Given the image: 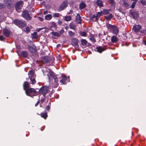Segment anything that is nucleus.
I'll return each mask as SVG.
<instances>
[{
  "label": "nucleus",
  "instance_id": "obj_6",
  "mask_svg": "<svg viewBox=\"0 0 146 146\" xmlns=\"http://www.w3.org/2000/svg\"><path fill=\"white\" fill-rule=\"evenodd\" d=\"M23 4V2L22 1H20L17 3L15 5L16 10L17 11H18L19 9L21 8Z\"/></svg>",
  "mask_w": 146,
  "mask_h": 146
},
{
  "label": "nucleus",
  "instance_id": "obj_37",
  "mask_svg": "<svg viewBox=\"0 0 146 146\" xmlns=\"http://www.w3.org/2000/svg\"><path fill=\"white\" fill-rule=\"evenodd\" d=\"M38 37L37 33L36 32H34L32 34V38H36Z\"/></svg>",
  "mask_w": 146,
  "mask_h": 146
},
{
  "label": "nucleus",
  "instance_id": "obj_33",
  "mask_svg": "<svg viewBox=\"0 0 146 146\" xmlns=\"http://www.w3.org/2000/svg\"><path fill=\"white\" fill-rule=\"evenodd\" d=\"M112 17V16L111 14H110L108 15L105 16V18L107 20H110Z\"/></svg>",
  "mask_w": 146,
  "mask_h": 146
},
{
  "label": "nucleus",
  "instance_id": "obj_38",
  "mask_svg": "<svg viewBox=\"0 0 146 146\" xmlns=\"http://www.w3.org/2000/svg\"><path fill=\"white\" fill-rule=\"evenodd\" d=\"M108 1L110 2L112 6H114L115 2L114 0H108Z\"/></svg>",
  "mask_w": 146,
  "mask_h": 146
},
{
  "label": "nucleus",
  "instance_id": "obj_18",
  "mask_svg": "<svg viewBox=\"0 0 146 146\" xmlns=\"http://www.w3.org/2000/svg\"><path fill=\"white\" fill-rule=\"evenodd\" d=\"M131 15L133 18L134 19H137L138 17V13L135 11L131 12Z\"/></svg>",
  "mask_w": 146,
  "mask_h": 146
},
{
  "label": "nucleus",
  "instance_id": "obj_15",
  "mask_svg": "<svg viewBox=\"0 0 146 146\" xmlns=\"http://www.w3.org/2000/svg\"><path fill=\"white\" fill-rule=\"evenodd\" d=\"M3 1L6 4L8 8H11V0H4Z\"/></svg>",
  "mask_w": 146,
  "mask_h": 146
},
{
  "label": "nucleus",
  "instance_id": "obj_16",
  "mask_svg": "<svg viewBox=\"0 0 146 146\" xmlns=\"http://www.w3.org/2000/svg\"><path fill=\"white\" fill-rule=\"evenodd\" d=\"M111 40L112 42L116 43L119 40V39L116 36L113 35L111 38Z\"/></svg>",
  "mask_w": 146,
  "mask_h": 146
},
{
  "label": "nucleus",
  "instance_id": "obj_30",
  "mask_svg": "<svg viewBox=\"0 0 146 146\" xmlns=\"http://www.w3.org/2000/svg\"><path fill=\"white\" fill-rule=\"evenodd\" d=\"M123 5L125 7H127L129 6L127 0H123Z\"/></svg>",
  "mask_w": 146,
  "mask_h": 146
},
{
  "label": "nucleus",
  "instance_id": "obj_40",
  "mask_svg": "<svg viewBox=\"0 0 146 146\" xmlns=\"http://www.w3.org/2000/svg\"><path fill=\"white\" fill-rule=\"evenodd\" d=\"M140 1L143 5H146V2L145 0H140Z\"/></svg>",
  "mask_w": 146,
  "mask_h": 146
},
{
  "label": "nucleus",
  "instance_id": "obj_7",
  "mask_svg": "<svg viewBox=\"0 0 146 146\" xmlns=\"http://www.w3.org/2000/svg\"><path fill=\"white\" fill-rule=\"evenodd\" d=\"M67 6V2L66 1H64L60 5L59 10L61 11L64 10Z\"/></svg>",
  "mask_w": 146,
  "mask_h": 146
},
{
  "label": "nucleus",
  "instance_id": "obj_11",
  "mask_svg": "<svg viewBox=\"0 0 146 146\" xmlns=\"http://www.w3.org/2000/svg\"><path fill=\"white\" fill-rule=\"evenodd\" d=\"M42 61L43 63L46 64L50 61V58L47 56H44L42 58Z\"/></svg>",
  "mask_w": 146,
  "mask_h": 146
},
{
  "label": "nucleus",
  "instance_id": "obj_9",
  "mask_svg": "<svg viewBox=\"0 0 146 146\" xmlns=\"http://www.w3.org/2000/svg\"><path fill=\"white\" fill-rule=\"evenodd\" d=\"M50 75L54 78L55 82L57 86H58V80L56 78V76L55 75L53 72L52 71H50Z\"/></svg>",
  "mask_w": 146,
  "mask_h": 146
},
{
  "label": "nucleus",
  "instance_id": "obj_25",
  "mask_svg": "<svg viewBox=\"0 0 146 146\" xmlns=\"http://www.w3.org/2000/svg\"><path fill=\"white\" fill-rule=\"evenodd\" d=\"M31 80L30 83L33 84H34L36 82L35 78H29Z\"/></svg>",
  "mask_w": 146,
  "mask_h": 146
},
{
  "label": "nucleus",
  "instance_id": "obj_14",
  "mask_svg": "<svg viewBox=\"0 0 146 146\" xmlns=\"http://www.w3.org/2000/svg\"><path fill=\"white\" fill-rule=\"evenodd\" d=\"M3 34L5 36L8 37L10 36V31L7 29H5L3 30Z\"/></svg>",
  "mask_w": 146,
  "mask_h": 146
},
{
  "label": "nucleus",
  "instance_id": "obj_44",
  "mask_svg": "<svg viewBox=\"0 0 146 146\" xmlns=\"http://www.w3.org/2000/svg\"><path fill=\"white\" fill-rule=\"evenodd\" d=\"M136 3L137 2L136 1H133V2L132 3L130 7L132 9L133 8L135 7V5Z\"/></svg>",
  "mask_w": 146,
  "mask_h": 146
},
{
  "label": "nucleus",
  "instance_id": "obj_28",
  "mask_svg": "<svg viewBox=\"0 0 146 146\" xmlns=\"http://www.w3.org/2000/svg\"><path fill=\"white\" fill-rule=\"evenodd\" d=\"M28 48L30 51L31 53L35 51V49L30 45L28 46Z\"/></svg>",
  "mask_w": 146,
  "mask_h": 146
},
{
  "label": "nucleus",
  "instance_id": "obj_20",
  "mask_svg": "<svg viewBox=\"0 0 146 146\" xmlns=\"http://www.w3.org/2000/svg\"><path fill=\"white\" fill-rule=\"evenodd\" d=\"M67 80V77L66 76L61 77V79L60 80V82L62 84H65V83Z\"/></svg>",
  "mask_w": 146,
  "mask_h": 146
},
{
  "label": "nucleus",
  "instance_id": "obj_19",
  "mask_svg": "<svg viewBox=\"0 0 146 146\" xmlns=\"http://www.w3.org/2000/svg\"><path fill=\"white\" fill-rule=\"evenodd\" d=\"M96 49L97 51L100 53L102 52L105 50V49L104 47L101 46H99L96 47Z\"/></svg>",
  "mask_w": 146,
  "mask_h": 146
},
{
  "label": "nucleus",
  "instance_id": "obj_60",
  "mask_svg": "<svg viewBox=\"0 0 146 146\" xmlns=\"http://www.w3.org/2000/svg\"><path fill=\"white\" fill-rule=\"evenodd\" d=\"M65 28L66 29H67V28L66 27H65Z\"/></svg>",
  "mask_w": 146,
  "mask_h": 146
},
{
  "label": "nucleus",
  "instance_id": "obj_36",
  "mask_svg": "<svg viewBox=\"0 0 146 146\" xmlns=\"http://www.w3.org/2000/svg\"><path fill=\"white\" fill-rule=\"evenodd\" d=\"M52 35L54 36H56L58 37L60 36V35L57 32H52Z\"/></svg>",
  "mask_w": 146,
  "mask_h": 146
},
{
  "label": "nucleus",
  "instance_id": "obj_42",
  "mask_svg": "<svg viewBox=\"0 0 146 146\" xmlns=\"http://www.w3.org/2000/svg\"><path fill=\"white\" fill-rule=\"evenodd\" d=\"M60 14L59 13H54L53 15V17L54 18L58 17L59 16Z\"/></svg>",
  "mask_w": 146,
  "mask_h": 146
},
{
  "label": "nucleus",
  "instance_id": "obj_12",
  "mask_svg": "<svg viewBox=\"0 0 146 146\" xmlns=\"http://www.w3.org/2000/svg\"><path fill=\"white\" fill-rule=\"evenodd\" d=\"M28 75L29 78H36V75L35 74V72L33 70H31L28 72Z\"/></svg>",
  "mask_w": 146,
  "mask_h": 146
},
{
  "label": "nucleus",
  "instance_id": "obj_32",
  "mask_svg": "<svg viewBox=\"0 0 146 146\" xmlns=\"http://www.w3.org/2000/svg\"><path fill=\"white\" fill-rule=\"evenodd\" d=\"M86 5L84 2H82L80 3L79 5L80 8L81 9H83L86 7Z\"/></svg>",
  "mask_w": 146,
  "mask_h": 146
},
{
  "label": "nucleus",
  "instance_id": "obj_13",
  "mask_svg": "<svg viewBox=\"0 0 146 146\" xmlns=\"http://www.w3.org/2000/svg\"><path fill=\"white\" fill-rule=\"evenodd\" d=\"M30 86L29 83L27 82H25L23 84V87L24 90L26 91L27 89L29 88Z\"/></svg>",
  "mask_w": 146,
  "mask_h": 146
},
{
  "label": "nucleus",
  "instance_id": "obj_35",
  "mask_svg": "<svg viewBox=\"0 0 146 146\" xmlns=\"http://www.w3.org/2000/svg\"><path fill=\"white\" fill-rule=\"evenodd\" d=\"M79 34L81 36H86L87 35V33L85 32L81 31L80 32Z\"/></svg>",
  "mask_w": 146,
  "mask_h": 146
},
{
  "label": "nucleus",
  "instance_id": "obj_41",
  "mask_svg": "<svg viewBox=\"0 0 146 146\" xmlns=\"http://www.w3.org/2000/svg\"><path fill=\"white\" fill-rule=\"evenodd\" d=\"M96 15H97V17H99L101 16L102 15H103L102 11H101L100 12H98Z\"/></svg>",
  "mask_w": 146,
  "mask_h": 146
},
{
  "label": "nucleus",
  "instance_id": "obj_5",
  "mask_svg": "<svg viewBox=\"0 0 146 146\" xmlns=\"http://www.w3.org/2000/svg\"><path fill=\"white\" fill-rule=\"evenodd\" d=\"M48 90V87L43 86L40 89L38 93L44 96H45Z\"/></svg>",
  "mask_w": 146,
  "mask_h": 146
},
{
  "label": "nucleus",
  "instance_id": "obj_46",
  "mask_svg": "<svg viewBox=\"0 0 146 146\" xmlns=\"http://www.w3.org/2000/svg\"><path fill=\"white\" fill-rule=\"evenodd\" d=\"M5 7V5L3 3H0V9H1Z\"/></svg>",
  "mask_w": 146,
  "mask_h": 146
},
{
  "label": "nucleus",
  "instance_id": "obj_34",
  "mask_svg": "<svg viewBox=\"0 0 146 146\" xmlns=\"http://www.w3.org/2000/svg\"><path fill=\"white\" fill-rule=\"evenodd\" d=\"M92 19L93 21H97L98 20V17L97 16V15H94L92 17Z\"/></svg>",
  "mask_w": 146,
  "mask_h": 146
},
{
  "label": "nucleus",
  "instance_id": "obj_49",
  "mask_svg": "<svg viewBox=\"0 0 146 146\" xmlns=\"http://www.w3.org/2000/svg\"><path fill=\"white\" fill-rule=\"evenodd\" d=\"M50 105H48L46 107V110H48L50 109Z\"/></svg>",
  "mask_w": 146,
  "mask_h": 146
},
{
  "label": "nucleus",
  "instance_id": "obj_1",
  "mask_svg": "<svg viewBox=\"0 0 146 146\" xmlns=\"http://www.w3.org/2000/svg\"><path fill=\"white\" fill-rule=\"evenodd\" d=\"M25 93L27 96L31 97L36 96L37 94V92L35 89L32 88L27 89V90H26Z\"/></svg>",
  "mask_w": 146,
  "mask_h": 146
},
{
  "label": "nucleus",
  "instance_id": "obj_50",
  "mask_svg": "<svg viewBox=\"0 0 146 146\" xmlns=\"http://www.w3.org/2000/svg\"><path fill=\"white\" fill-rule=\"evenodd\" d=\"M64 32V31L63 29H62L60 31H59V32L60 33V34H62Z\"/></svg>",
  "mask_w": 146,
  "mask_h": 146
},
{
  "label": "nucleus",
  "instance_id": "obj_59",
  "mask_svg": "<svg viewBox=\"0 0 146 146\" xmlns=\"http://www.w3.org/2000/svg\"><path fill=\"white\" fill-rule=\"evenodd\" d=\"M72 13V11L71 10L70 11V12L69 13V14H71Z\"/></svg>",
  "mask_w": 146,
  "mask_h": 146
},
{
  "label": "nucleus",
  "instance_id": "obj_2",
  "mask_svg": "<svg viewBox=\"0 0 146 146\" xmlns=\"http://www.w3.org/2000/svg\"><path fill=\"white\" fill-rule=\"evenodd\" d=\"M13 23L20 28H23L27 25L26 22L22 20L15 19L13 21Z\"/></svg>",
  "mask_w": 146,
  "mask_h": 146
},
{
  "label": "nucleus",
  "instance_id": "obj_53",
  "mask_svg": "<svg viewBox=\"0 0 146 146\" xmlns=\"http://www.w3.org/2000/svg\"><path fill=\"white\" fill-rule=\"evenodd\" d=\"M4 38L2 36H0V39L2 41Z\"/></svg>",
  "mask_w": 146,
  "mask_h": 146
},
{
  "label": "nucleus",
  "instance_id": "obj_55",
  "mask_svg": "<svg viewBox=\"0 0 146 146\" xmlns=\"http://www.w3.org/2000/svg\"><path fill=\"white\" fill-rule=\"evenodd\" d=\"M47 13H48L47 11H44V15H46V14H47Z\"/></svg>",
  "mask_w": 146,
  "mask_h": 146
},
{
  "label": "nucleus",
  "instance_id": "obj_45",
  "mask_svg": "<svg viewBox=\"0 0 146 146\" xmlns=\"http://www.w3.org/2000/svg\"><path fill=\"white\" fill-rule=\"evenodd\" d=\"M90 39L92 42H96V40L94 36H92L90 38Z\"/></svg>",
  "mask_w": 146,
  "mask_h": 146
},
{
  "label": "nucleus",
  "instance_id": "obj_52",
  "mask_svg": "<svg viewBox=\"0 0 146 146\" xmlns=\"http://www.w3.org/2000/svg\"><path fill=\"white\" fill-rule=\"evenodd\" d=\"M45 100V98H43L42 100H41V103H42L44 102V101Z\"/></svg>",
  "mask_w": 146,
  "mask_h": 146
},
{
  "label": "nucleus",
  "instance_id": "obj_21",
  "mask_svg": "<svg viewBox=\"0 0 146 146\" xmlns=\"http://www.w3.org/2000/svg\"><path fill=\"white\" fill-rule=\"evenodd\" d=\"M21 55L22 56L24 57H26L28 56V54L27 52L23 51L21 52Z\"/></svg>",
  "mask_w": 146,
  "mask_h": 146
},
{
  "label": "nucleus",
  "instance_id": "obj_47",
  "mask_svg": "<svg viewBox=\"0 0 146 146\" xmlns=\"http://www.w3.org/2000/svg\"><path fill=\"white\" fill-rule=\"evenodd\" d=\"M52 25L53 27H55L57 26L56 23L54 22H52Z\"/></svg>",
  "mask_w": 146,
  "mask_h": 146
},
{
  "label": "nucleus",
  "instance_id": "obj_57",
  "mask_svg": "<svg viewBox=\"0 0 146 146\" xmlns=\"http://www.w3.org/2000/svg\"><path fill=\"white\" fill-rule=\"evenodd\" d=\"M18 48H20V47L19 46H18L17 47Z\"/></svg>",
  "mask_w": 146,
  "mask_h": 146
},
{
  "label": "nucleus",
  "instance_id": "obj_29",
  "mask_svg": "<svg viewBox=\"0 0 146 146\" xmlns=\"http://www.w3.org/2000/svg\"><path fill=\"white\" fill-rule=\"evenodd\" d=\"M96 4L100 7H102L103 6L102 1L100 0H97L96 1Z\"/></svg>",
  "mask_w": 146,
  "mask_h": 146
},
{
  "label": "nucleus",
  "instance_id": "obj_39",
  "mask_svg": "<svg viewBox=\"0 0 146 146\" xmlns=\"http://www.w3.org/2000/svg\"><path fill=\"white\" fill-rule=\"evenodd\" d=\"M24 31L27 33H28L30 32V29L29 27L28 26H27L25 29Z\"/></svg>",
  "mask_w": 146,
  "mask_h": 146
},
{
  "label": "nucleus",
  "instance_id": "obj_56",
  "mask_svg": "<svg viewBox=\"0 0 146 146\" xmlns=\"http://www.w3.org/2000/svg\"><path fill=\"white\" fill-rule=\"evenodd\" d=\"M144 44L146 46V41H144Z\"/></svg>",
  "mask_w": 146,
  "mask_h": 146
},
{
  "label": "nucleus",
  "instance_id": "obj_4",
  "mask_svg": "<svg viewBox=\"0 0 146 146\" xmlns=\"http://www.w3.org/2000/svg\"><path fill=\"white\" fill-rule=\"evenodd\" d=\"M21 16L27 21H31V17L27 11L25 10L23 11Z\"/></svg>",
  "mask_w": 146,
  "mask_h": 146
},
{
  "label": "nucleus",
  "instance_id": "obj_27",
  "mask_svg": "<svg viewBox=\"0 0 146 146\" xmlns=\"http://www.w3.org/2000/svg\"><path fill=\"white\" fill-rule=\"evenodd\" d=\"M40 115L43 118L45 119H46L47 117L46 113H40Z\"/></svg>",
  "mask_w": 146,
  "mask_h": 146
},
{
  "label": "nucleus",
  "instance_id": "obj_26",
  "mask_svg": "<svg viewBox=\"0 0 146 146\" xmlns=\"http://www.w3.org/2000/svg\"><path fill=\"white\" fill-rule=\"evenodd\" d=\"M81 44L83 46H85L86 45L87 43V41L84 39H82L81 40Z\"/></svg>",
  "mask_w": 146,
  "mask_h": 146
},
{
  "label": "nucleus",
  "instance_id": "obj_24",
  "mask_svg": "<svg viewBox=\"0 0 146 146\" xmlns=\"http://www.w3.org/2000/svg\"><path fill=\"white\" fill-rule=\"evenodd\" d=\"M71 19V17L70 16H66L64 17V19L66 21H70Z\"/></svg>",
  "mask_w": 146,
  "mask_h": 146
},
{
  "label": "nucleus",
  "instance_id": "obj_43",
  "mask_svg": "<svg viewBox=\"0 0 146 146\" xmlns=\"http://www.w3.org/2000/svg\"><path fill=\"white\" fill-rule=\"evenodd\" d=\"M103 12V14H108L109 13V11L106 9H104L103 11H102Z\"/></svg>",
  "mask_w": 146,
  "mask_h": 146
},
{
  "label": "nucleus",
  "instance_id": "obj_54",
  "mask_svg": "<svg viewBox=\"0 0 146 146\" xmlns=\"http://www.w3.org/2000/svg\"><path fill=\"white\" fill-rule=\"evenodd\" d=\"M39 103H40V102L39 101H38L37 102L36 104H35V106H37L39 104Z\"/></svg>",
  "mask_w": 146,
  "mask_h": 146
},
{
  "label": "nucleus",
  "instance_id": "obj_17",
  "mask_svg": "<svg viewBox=\"0 0 146 146\" xmlns=\"http://www.w3.org/2000/svg\"><path fill=\"white\" fill-rule=\"evenodd\" d=\"M76 21L78 23L81 24L82 22L81 18L79 15H77V16H76Z\"/></svg>",
  "mask_w": 146,
  "mask_h": 146
},
{
  "label": "nucleus",
  "instance_id": "obj_58",
  "mask_svg": "<svg viewBox=\"0 0 146 146\" xmlns=\"http://www.w3.org/2000/svg\"><path fill=\"white\" fill-rule=\"evenodd\" d=\"M131 0L132 1H136V2H137V0Z\"/></svg>",
  "mask_w": 146,
  "mask_h": 146
},
{
  "label": "nucleus",
  "instance_id": "obj_31",
  "mask_svg": "<svg viewBox=\"0 0 146 146\" xmlns=\"http://www.w3.org/2000/svg\"><path fill=\"white\" fill-rule=\"evenodd\" d=\"M68 35L70 37H73L75 35L74 33L72 32V31H70L68 32Z\"/></svg>",
  "mask_w": 146,
  "mask_h": 146
},
{
  "label": "nucleus",
  "instance_id": "obj_10",
  "mask_svg": "<svg viewBox=\"0 0 146 146\" xmlns=\"http://www.w3.org/2000/svg\"><path fill=\"white\" fill-rule=\"evenodd\" d=\"M141 29V26L139 25H136L134 26L133 30L135 32H139Z\"/></svg>",
  "mask_w": 146,
  "mask_h": 146
},
{
  "label": "nucleus",
  "instance_id": "obj_22",
  "mask_svg": "<svg viewBox=\"0 0 146 146\" xmlns=\"http://www.w3.org/2000/svg\"><path fill=\"white\" fill-rule=\"evenodd\" d=\"M76 27V25L72 23H71L69 25V27L70 29L75 30V27Z\"/></svg>",
  "mask_w": 146,
  "mask_h": 146
},
{
  "label": "nucleus",
  "instance_id": "obj_51",
  "mask_svg": "<svg viewBox=\"0 0 146 146\" xmlns=\"http://www.w3.org/2000/svg\"><path fill=\"white\" fill-rule=\"evenodd\" d=\"M38 19L39 21H43V19L41 17H38Z\"/></svg>",
  "mask_w": 146,
  "mask_h": 146
},
{
  "label": "nucleus",
  "instance_id": "obj_48",
  "mask_svg": "<svg viewBox=\"0 0 146 146\" xmlns=\"http://www.w3.org/2000/svg\"><path fill=\"white\" fill-rule=\"evenodd\" d=\"M57 23L58 25H60L62 23V22L61 20H58L57 22Z\"/></svg>",
  "mask_w": 146,
  "mask_h": 146
},
{
  "label": "nucleus",
  "instance_id": "obj_3",
  "mask_svg": "<svg viewBox=\"0 0 146 146\" xmlns=\"http://www.w3.org/2000/svg\"><path fill=\"white\" fill-rule=\"evenodd\" d=\"M106 27L108 29L112 31L113 33L114 34L117 35L118 33L119 29L115 26L108 24L107 25Z\"/></svg>",
  "mask_w": 146,
  "mask_h": 146
},
{
  "label": "nucleus",
  "instance_id": "obj_23",
  "mask_svg": "<svg viewBox=\"0 0 146 146\" xmlns=\"http://www.w3.org/2000/svg\"><path fill=\"white\" fill-rule=\"evenodd\" d=\"M52 18V15L50 14H49L45 16V19L47 20H50Z\"/></svg>",
  "mask_w": 146,
  "mask_h": 146
},
{
  "label": "nucleus",
  "instance_id": "obj_8",
  "mask_svg": "<svg viewBox=\"0 0 146 146\" xmlns=\"http://www.w3.org/2000/svg\"><path fill=\"white\" fill-rule=\"evenodd\" d=\"M78 40L76 38H73L72 39V45L76 47L79 46L78 44Z\"/></svg>",
  "mask_w": 146,
  "mask_h": 146
}]
</instances>
